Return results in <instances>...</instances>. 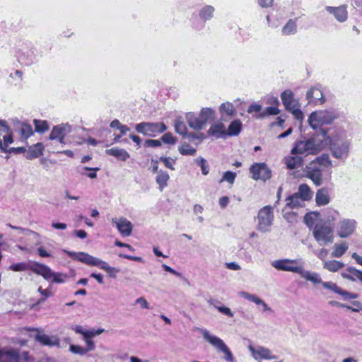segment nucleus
<instances>
[{
  "instance_id": "obj_1",
  "label": "nucleus",
  "mask_w": 362,
  "mask_h": 362,
  "mask_svg": "<svg viewBox=\"0 0 362 362\" xmlns=\"http://www.w3.org/2000/svg\"><path fill=\"white\" fill-rule=\"evenodd\" d=\"M332 166L329 155L324 153L306 165L303 170L305 177L310 179L315 186H320L323 182V171L330 170Z\"/></svg>"
},
{
  "instance_id": "obj_2",
  "label": "nucleus",
  "mask_w": 362,
  "mask_h": 362,
  "mask_svg": "<svg viewBox=\"0 0 362 362\" xmlns=\"http://www.w3.org/2000/svg\"><path fill=\"white\" fill-rule=\"evenodd\" d=\"M8 269L13 272H25L31 269L37 274L41 275L47 281L52 280V283L65 282L67 275L62 273L54 272L49 267L45 264L35 262L34 266L30 267L26 262L14 263L9 266Z\"/></svg>"
},
{
  "instance_id": "obj_3",
  "label": "nucleus",
  "mask_w": 362,
  "mask_h": 362,
  "mask_svg": "<svg viewBox=\"0 0 362 362\" xmlns=\"http://www.w3.org/2000/svg\"><path fill=\"white\" fill-rule=\"evenodd\" d=\"M64 252L71 258L78 260L79 262L89 266L98 267L100 269L107 272L108 276L111 278H116L117 274L119 273V269L110 267L106 262L95 257L88 253L79 252H71L64 250Z\"/></svg>"
},
{
  "instance_id": "obj_4",
  "label": "nucleus",
  "mask_w": 362,
  "mask_h": 362,
  "mask_svg": "<svg viewBox=\"0 0 362 362\" xmlns=\"http://www.w3.org/2000/svg\"><path fill=\"white\" fill-rule=\"evenodd\" d=\"M324 148L322 141L315 138H310L295 142L291 151V155H317Z\"/></svg>"
},
{
  "instance_id": "obj_5",
  "label": "nucleus",
  "mask_w": 362,
  "mask_h": 362,
  "mask_svg": "<svg viewBox=\"0 0 362 362\" xmlns=\"http://www.w3.org/2000/svg\"><path fill=\"white\" fill-rule=\"evenodd\" d=\"M199 331L205 341L216 348L218 352L223 354L224 356L223 358L224 360L228 362H235V358L231 351L221 339L215 335H212L210 332L206 329H200Z\"/></svg>"
},
{
  "instance_id": "obj_6",
  "label": "nucleus",
  "mask_w": 362,
  "mask_h": 362,
  "mask_svg": "<svg viewBox=\"0 0 362 362\" xmlns=\"http://www.w3.org/2000/svg\"><path fill=\"white\" fill-rule=\"evenodd\" d=\"M329 150L333 157L337 159L345 160L349 153L351 144L349 141L342 138L329 139Z\"/></svg>"
},
{
  "instance_id": "obj_7",
  "label": "nucleus",
  "mask_w": 362,
  "mask_h": 362,
  "mask_svg": "<svg viewBox=\"0 0 362 362\" xmlns=\"http://www.w3.org/2000/svg\"><path fill=\"white\" fill-rule=\"evenodd\" d=\"M282 103L286 110L292 113L293 117L299 121L303 119V113L300 109V103L297 99L294 98L292 90L287 89L281 94Z\"/></svg>"
},
{
  "instance_id": "obj_8",
  "label": "nucleus",
  "mask_w": 362,
  "mask_h": 362,
  "mask_svg": "<svg viewBox=\"0 0 362 362\" xmlns=\"http://www.w3.org/2000/svg\"><path fill=\"white\" fill-rule=\"evenodd\" d=\"M337 117V115L332 111H316L310 114L308 122L313 129H316L323 124L332 123Z\"/></svg>"
},
{
  "instance_id": "obj_9",
  "label": "nucleus",
  "mask_w": 362,
  "mask_h": 362,
  "mask_svg": "<svg viewBox=\"0 0 362 362\" xmlns=\"http://www.w3.org/2000/svg\"><path fill=\"white\" fill-rule=\"evenodd\" d=\"M272 266L278 271L288 272L299 274L304 262L298 259H280L274 260Z\"/></svg>"
},
{
  "instance_id": "obj_10",
  "label": "nucleus",
  "mask_w": 362,
  "mask_h": 362,
  "mask_svg": "<svg viewBox=\"0 0 362 362\" xmlns=\"http://www.w3.org/2000/svg\"><path fill=\"white\" fill-rule=\"evenodd\" d=\"M313 236L320 245H325L333 243V230L326 223H317L313 228Z\"/></svg>"
},
{
  "instance_id": "obj_11",
  "label": "nucleus",
  "mask_w": 362,
  "mask_h": 362,
  "mask_svg": "<svg viewBox=\"0 0 362 362\" xmlns=\"http://www.w3.org/2000/svg\"><path fill=\"white\" fill-rule=\"evenodd\" d=\"M274 221V210L271 206L262 208L257 214V228L261 232H268Z\"/></svg>"
},
{
  "instance_id": "obj_12",
  "label": "nucleus",
  "mask_w": 362,
  "mask_h": 362,
  "mask_svg": "<svg viewBox=\"0 0 362 362\" xmlns=\"http://www.w3.org/2000/svg\"><path fill=\"white\" fill-rule=\"evenodd\" d=\"M135 129L144 136L155 137L158 134L164 132L167 127L163 122H141L136 124Z\"/></svg>"
},
{
  "instance_id": "obj_13",
  "label": "nucleus",
  "mask_w": 362,
  "mask_h": 362,
  "mask_svg": "<svg viewBox=\"0 0 362 362\" xmlns=\"http://www.w3.org/2000/svg\"><path fill=\"white\" fill-rule=\"evenodd\" d=\"M252 177L255 180H262L266 181L272 176L271 170L265 163H255L250 168Z\"/></svg>"
},
{
  "instance_id": "obj_14",
  "label": "nucleus",
  "mask_w": 362,
  "mask_h": 362,
  "mask_svg": "<svg viewBox=\"0 0 362 362\" xmlns=\"http://www.w3.org/2000/svg\"><path fill=\"white\" fill-rule=\"evenodd\" d=\"M248 349L251 353L252 358L259 362L261 360L276 359L277 356L272 354V351L263 346H257L256 347L250 345Z\"/></svg>"
},
{
  "instance_id": "obj_15",
  "label": "nucleus",
  "mask_w": 362,
  "mask_h": 362,
  "mask_svg": "<svg viewBox=\"0 0 362 362\" xmlns=\"http://www.w3.org/2000/svg\"><path fill=\"white\" fill-rule=\"evenodd\" d=\"M356 228L354 219L344 218L337 224V234L340 238H347L354 233Z\"/></svg>"
},
{
  "instance_id": "obj_16",
  "label": "nucleus",
  "mask_w": 362,
  "mask_h": 362,
  "mask_svg": "<svg viewBox=\"0 0 362 362\" xmlns=\"http://www.w3.org/2000/svg\"><path fill=\"white\" fill-rule=\"evenodd\" d=\"M71 127L67 123H62L54 126L49 136V139L56 140L57 139H62L71 132Z\"/></svg>"
},
{
  "instance_id": "obj_17",
  "label": "nucleus",
  "mask_w": 362,
  "mask_h": 362,
  "mask_svg": "<svg viewBox=\"0 0 362 362\" xmlns=\"http://www.w3.org/2000/svg\"><path fill=\"white\" fill-rule=\"evenodd\" d=\"M306 98L309 104L321 105L325 102L321 89L317 86L311 88L306 94Z\"/></svg>"
},
{
  "instance_id": "obj_18",
  "label": "nucleus",
  "mask_w": 362,
  "mask_h": 362,
  "mask_svg": "<svg viewBox=\"0 0 362 362\" xmlns=\"http://www.w3.org/2000/svg\"><path fill=\"white\" fill-rule=\"evenodd\" d=\"M112 223L123 236H129L132 231V224L125 218H112Z\"/></svg>"
},
{
  "instance_id": "obj_19",
  "label": "nucleus",
  "mask_w": 362,
  "mask_h": 362,
  "mask_svg": "<svg viewBox=\"0 0 362 362\" xmlns=\"http://www.w3.org/2000/svg\"><path fill=\"white\" fill-rule=\"evenodd\" d=\"M35 339L45 346L59 347V339L56 336H49L39 332L36 334Z\"/></svg>"
},
{
  "instance_id": "obj_20",
  "label": "nucleus",
  "mask_w": 362,
  "mask_h": 362,
  "mask_svg": "<svg viewBox=\"0 0 362 362\" xmlns=\"http://www.w3.org/2000/svg\"><path fill=\"white\" fill-rule=\"evenodd\" d=\"M239 296L255 303L257 305H262L263 311L269 312L271 313H273L272 309L263 300L257 297L256 295L250 294L245 291H240L239 292Z\"/></svg>"
},
{
  "instance_id": "obj_21",
  "label": "nucleus",
  "mask_w": 362,
  "mask_h": 362,
  "mask_svg": "<svg viewBox=\"0 0 362 362\" xmlns=\"http://www.w3.org/2000/svg\"><path fill=\"white\" fill-rule=\"evenodd\" d=\"M185 119L189 127L194 130L199 131L204 128V124L202 122L200 117L196 116L194 113L188 112L186 114Z\"/></svg>"
},
{
  "instance_id": "obj_22",
  "label": "nucleus",
  "mask_w": 362,
  "mask_h": 362,
  "mask_svg": "<svg viewBox=\"0 0 362 362\" xmlns=\"http://www.w3.org/2000/svg\"><path fill=\"white\" fill-rule=\"evenodd\" d=\"M326 10L332 13L339 22H344L347 19L346 8L344 6L339 7L326 6Z\"/></svg>"
},
{
  "instance_id": "obj_23",
  "label": "nucleus",
  "mask_w": 362,
  "mask_h": 362,
  "mask_svg": "<svg viewBox=\"0 0 362 362\" xmlns=\"http://www.w3.org/2000/svg\"><path fill=\"white\" fill-rule=\"evenodd\" d=\"M44 145L42 143H37L29 147L25 151V158L29 160L38 158L43 154Z\"/></svg>"
},
{
  "instance_id": "obj_24",
  "label": "nucleus",
  "mask_w": 362,
  "mask_h": 362,
  "mask_svg": "<svg viewBox=\"0 0 362 362\" xmlns=\"http://www.w3.org/2000/svg\"><path fill=\"white\" fill-rule=\"evenodd\" d=\"M105 153L107 155L112 156L117 159L122 161H126L130 158L129 153L125 149L119 148L118 147L106 149Z\"/></svg>"
},
{
  "instance_id": "obj_25",
  "label": "nucleus",
  "mask_w": 362,
  "mask_h": 362,
  "mask_svg": "<svg viewBox=\"0 0 362 362\" xmlns=\"http://www.w3.org/2000/svg\"><path fill=\"white\" fill-rule=\"evenodd\" d=\"M299 155L296 154L285 158V163L288 169H296L303 165V158Z\"/></svg>"
},
{
  "instance_id": "obj_26",
  "label": "nucleus",
  "mask_w": 362,
  "mask_h": 362,
  "mask_svg": "<svg viewBox=\"0 0 362 362\" xmlns=\"http://www.w3.org/2000/svg\"><path fill=\"white\" fill-rule=\"evenodd\" d=\"M299 275L302 278L305 279L307 281H311L313 284L322 283V279L320 274L315 272H312L310 271L305 270L304 265L302 266Z\"/></svg>"
},
{
  "instance_id": "obj_27",
  "label": "nucleus",
  "mask_w": 362,
  "mask_h": 362,
  "mask_svg": "<svg viewBox=\"0 0 362 362\" xmlns=\"http://www.w3.org/2000/svg\"><path fill=\"white\" fill-rule=\"evenodd\" d=\"M315 201L318 206L327 204L330 201L328 189L326 187L319 189L316 192Z\"/></svg>"
},
{
  "instance_id": "obj_28",
  "label": "nucleus",
  "mask_w": 362,
  "mask_h": 362,
  "mask_svg": "<svg viewBox=\"0 0 362 362\" xmlns=\"http://www.w3.org/2000/svg\"><path fill=\"white\" fill-rule=\"evenodd\" d=\"M298 195L301 197V200L308 201L312 199L313 192L307 184H301L298 187Z\"/></svg>"
},
{
  "instance_id": "obj_29",
  "label": "nucleus",
  "mask_w": 362,
  "mask_h": 362,
  "mask_svg": "<svg viewBox=\"0 0 362 362\" xmlns=\"http://www.w3.org/2000/svg\"><path fill=\"white\" fill-rule=\"evenodd\" d=\"M349 245L346 242H341L336 243L333 246V251L332 252V257H341L348 250Z\"/></svg>"
},
{
  "instance_id": "obj_30",
  "label": "nucleus",
  "mask_w": 362,
  "mask_h": 362,
  "mask_svg": "<svg viewBox=\"0 0 362 362\" xmlns=\"http://www.w3.org/2000/svg\"><path fill=\"white\" fill-rule=\"evenodd\" d=\"M219 111L223 119H224L225 116L232 117L235 112L234 105L229 102L222 103L219 107Z\"/></svg>"
},
{
  "instance_id": "obj_31",
  "label": "nucleus",
  "mask_w": 362,
  "mask_h": 362,
  "mask_svg": "<svg viewBox=\"0 0 362 362\" xmlns=\"http://www.w3.org/2000/svg\"><path fill=\"white\" fill-rule=\"evenodd\" d=\"M199 117L205 125L208 122L215 119V111L209 107L202 108L200 111Z\"/></svg>"
},
{
  "instance_id": "obj_32",
  "label": "nucleus",
  "mask_w": 362,
  "mask_h": 362,
  "mask_svg": "<svg viewBox=\"0 0 362 362\" xmlns=\"http://www.w3.org/2000/svg\"><path fill=\"white\" fill-rule=\"evenodd\" d=\"M361 271L355 269L354 267H349L346 271L341 273V276L346 279L351 281H356L358 279Z\"/></svg>"
},
{
  "instance_id": "obj_33",
  "label": "nucleus",
  "mask_w": 362,
  "mask_h": 362,
  "mask_svg": "<svg viewBox=\"0 0 362 362\" xmlns=\"http://www.w3.org/2000/svg\"><path fill=\"white\" fill-rule=\"evenodd\" d=\"M344 267V264L337 260L324 261L323 267L331 272H336Z\"/></svg>"
},
{
  "instance_id": "obj_34",
  "label": "nucleus",
  "mask_w": 362,
  "mask_h": 362,
  "mask_svg": "<svg viewBox=\"0 0 362 362\" xmlns=\"http://www.w3.org/2000/svg\"><path fill=\"white\" fill-rule=\"evenodd\" d=\"M170 179V176L167 172L163 170H160L158 172V175L156 177V182L159 185V189L162 192L168 185V181Z\"/></svg>"
},
{
  "instance_id": "obj_35",
  "label": "nucleus",
  "mask_w": 362,
  "mask_h": 362,
  "mask_svg": "<svg viewBox=\"0 0 362 362\" xmlns=\"http://www.w3.org/2000/svg\"><path fill=\"white\" fill-rule=\"evenodd\" d=\"M208 134L216 138L221 137L225 134L224 125L222 123L214 124L208 130Z\"/></svg>"
},
{
  "instance_id": "obj_36",
  "label": "nucleus",
  "mask_w": 362,
  "mask_h": 362,
  "mask_svg": "<svg viewBox=\"0 0 362 362\" xmlns=\"http://www.w3.org/2000/svg\"><path fill=\"white\" fill-rule=\"evenodd\" d=\"M18 359V354L14 350L6 352L0 351V362H3L5 360H8L9 362H17Z\"/></svg>"
},
{
  "instance_id": "obj_37",
  "label": "nucleus",
  "mask_w": 362,
  "mask_h": 362,
  "mask_svg": "<svg viewBox=\"0 0 362 362\" xmlns=\"http://www.w3.org/2000/svg\"><path fill=\"white\" fill-rule=\"evenodd\" d=\"M215 8L211 5L204 6L199 11L200 18L206 21L210 20L214 15Z\"/></svg>"
},
{
  "instance_id": "obj_38",
  "label": "nucleus",
  "mask_w": 362,
  "mask_h": 362,
  "mask_svg": "<svg viewBox=\"0 0 362 362\" xmlns=\"http://www.w3.org/2000/svg\"><path fill=\"white\" fill-rule=\"evenodd\" d=\"M286 202L287 206L291 209H294L301 206L302 202H304V200H301V197L298 195L297 193H294L293 195L286 198Z\"/></svg>"
},
{
  "instance_id": "obj_39",
  "label": "nucleus",
  "mask_w": 362,
  "mask_h": 362,
  "mask_svg": "<svg viewBox=\"0 0 362 362\" xmlns=\"http://www.w3.org/2000/svg\"><path fill=\"white\" fill-rule=\"evenodd\" d=\"M297 25L295 20L290 19L282 28V34L288 35L296 32Z\"/></svg>"
},
{
  "instance_id": "obj_40",
  "label": "nucleus",
  "mask_w": 362,
  "mask_h": 362,
  "mask_svg": "<svg viewBox=\"0 0 362 362\" xmlns=\"http://www.w3.org/2000/svg\"><path fill=\"white\" fill-rule=\"evenodd\" d=\"M242 127V124L240 120H234L230 123L228 129V134L230 136L238 135Z\"/></svg>"
},
{
  "instance_id": "obj_41",
  "label": "nucleus",
  "mask_w": 362,
  "mask_h": 362,
  "mask_svg": "<svg viewBox=\"0 0 362 362\" xmlns=\"http://www.w3.org/2000/svg\"><path fill=\"white\" fill-rule=\"evenodd\" d=\"M208 303L209 305L215 307L220 313H221L228 317H233L234 314L229 308L225 307V306H217L216 305V303H217L216 300L210 299L208 300Z\"/></svg>"
},
{
  "instance_id": "obj_42",
  "label": "nucleus",
  "mask_w": 362,
  "mask_h": 362,
  "mask_svg": "<svg viewBox=\"0 0 362 362\" xmlns=\"http://www.w3.org/2000/svg\"><path fill=\"white\" fill-rule=\"evenodd\" d=\"M19 132L21 137L24 139H27L33 134V128L30 124H21L19 127Z\"/></svg>"
},
{
  "instance_id": "obj_43",
  "label": "nucleus",
  "mask_w": 362,
  "mask_h": 362,
  "mask_svg": "<svg viewBox=\"0 0 362 362\" xmlns=\"http://www.w3.org/2000/svg\"><path fill=\"white\" fill-rule=\"evenodd\" d=\"M179 152L183 156H194L197 153L196 148L187 144H183L179 146Z\"/></svg>"
},
{
  "instance_id": "obj_44",
  "label": "nucleus",
  "mask_w": 362,
  "mask_h": 362,
  "mask_svg": "<svg viewBox=\"0 0 362 362\" xmlns=\"http://www.w3.org/2000/svg\"><path fill=\"white\" fill-rule=\"evenodd\" d=\"M175 130L177 134L182 135L184 136H186L187 134V128L184 122L182 121L180 118H177L175 120Z\"/></svg>"
},
{
  "instance_id": "obj_45",
  "label": "nucleus",
  "mask_w": 362,
  "mask_h": 362,
  "mask_svg": "<svg viewBox=\"0 0 362 362\" xmlns=\"http://www.w3.org/2000/svg\"><path fill=\"white\" fill-rule=\"evenodd\" d=\"M34 124L37 132L43 133L49 129V125L46 121L35 119Z\"/></svg>"
},
{
  "instance_id": "obj_46",
  "label": "nucleus",
  "mask_w": 362,
  "mask_h": 362,
  "mask_svg": "<svg viewBox=\"0 0 362 362\" xmlns=\"http://www.w3.org/2000/svg\"><path fill=\"white\" fill-rule=\"evenodd\" d=\"M4 142H2V147L1 151L2 152H7V148L9 144L13 142L11 131L8 134L3 135Z\"/></svg>"
},
{
  "instance_id": "obj_47",
  "label": "nucleus",
  "mask_w": 362,
  "mask_h": 362,
  "mask_svg": "<svg viewBox=\"0 0 362 362\" xmlns=\"http://www.w3.org/2000/svg\"><path fill=\"white\" fill-rule=\"evenodd\" d=\"M237 175L235 173L232 171H226L223 173L221 180H220V183L223 182H227L230 185H233L235 182V177Z\"/></svg>"
},
{
  "instance_id": "obj_48",
  "label": "nucleus",
  "mask_w": 362,
  "mask_h": 362,
  "mask_svg": "<svg viewBox=\"0 0 362 362\" xmlns=\"http://www.w3.org/2000/svg\"><path fill=\"white\" fill-rule=\"evenodd\" d=\"M195 161L197 163V165H199L201 167L203 175H208L209 172V165H207L206 160L204 158L200 157L197 158Z\"/></svg>"
},
{
  "instance_id": "obj_49",
  "label": "nucleus",
  "mask_w": 362,
  "mask_h": 362,
  "mask_svg": "<svg viewBox=\"0 0 362 362\" xmlns=\"http://www.w3.org/2000/svg\"><path fill=\"white\" fill-rule=\"evenodd\" d=\"M161 140L163 143L171 145H173L177 142V138L173 136L170 132L163 134L161 137Z\"/></svg>"
},
{
  "instance_id": "obj_50",
  "label": "nucleus",
  "mask_w": 362,
  "mask_h": 362,
  "mask_svg": "<svg viewBox=\"0 0 362 362\" xmlns=\"http://www.w3.org/2000/svg\"><path fill=\"white\" fill-rule=\"evenodd\" d=\"M69 350L73 354L81 356L85 355L87 353V350H86L85 348H83L82 346L78 345L71 344L69 347Z\"/></svg>"
},
{
  "instance_id": "obj_51",
  "label": "nucleus",
  "mask_w": 362,
  "mask_h": 362,
  "mask_svg": "<svg viewBox=\"0 0 362 362\" xmlns=\"http://www.w3.org/2000/svg\"><path fill=\"white\" fill-rule=\"evenodd\" d=\"M160 161H162L165 166L170 170H175L174 164L175 163V160L170 157H160L159 158Z\"/></svg>"
},
{
  "instance_id": "obj_52",
  "label": "nucleus",
  "mask_w": 362,
  "mask_h": 362,
  "mask_svg": "<svg viewBox=\"0 0 362 362\" xmlns=\"http://www.w3.org/2000/svg\"><path fill=\"white\" fill-rule=\"evenodd\" d=\"M38 292L42 296V298L38 300V304L44 302L46 300V298L52 295V293L49 289H42L41 286L38 288Z\"/></svg>"
},
{
  "instance_id": "obj_53",
  "label": "nucleus",
  "mask_w": 362,
  "mask_h": 362,
  "mask_svg": "<svg viewBox=\"0 0 362 362\" xmlns=\"http://www.w3.org/2000/svg\"><path fill=\"white\" fill-rule=\"evenodd\" d=\"M280 112L279 110L276 107H267L264 112L262 113L261 116L264 117L266 115H276Z\"/></svg>"
},
{
  "instance_id": "obj_54",
  "label": "nucleus",
  "mask_w": 362,
  "mask_h": 362,
  "mask_svg": "<svg viewBox=\"0 0 362 362\" xmlns=\"http://www.w3.org/2000/svg\"><path fill=\"white\" fill-rule=\"evenodd\" d=\"M322 286L324 288L332 290L337 293H339V292H341V288L338 287L337 286V284L333 282H331V281L323 282Z\"/></svg>"
},
{
  "instance_id": "obj_55",
  "label": "nucleus",
  "mask_w": 362,
  "mask_h": 362,
  "mask_svg": "<svg viewBox=\"0 0 362 362\" xmlns=\"http://www.w3.org/2000/svg\"><path fill=\"white\" fill-rule=\"evenodd\" d=\"M11 131V128L7 124L6 121L0 119V136L8 134Z\"/></svg>"
},
{
  "instance_id": "obj_56",
  "label": "nucleus",
  "mask_w": 362,
  "mask_h": 362,
  "mask_svg": "<svg viewBox=\"0 0 362 362\" xmlns=\"http://www.w3.org/2000/svg\"><path fill=\"white\" fill-rule=\"evenodd\" d=\"M71 329L74 330L76 333L82 334L83 337H89L90 330L84 329L83 327L81 325L71 326Z\"/></svg>"
},
{
  "instance_id": "obj_57",
  "label": "nucleus",
  "mask_w": 362,
  "mask_h": 362,
  "mask_svg": "<svg viewBox=\"0 0 362 362\" xmlns=\"http://www.w3.org/2000/svg\"><path fill=\"white\" fill-rule=\"evenodd\" d=\"M339 295H341L344 300L355 299L358 298V295L353 293L344 291L341 288V292H339Z\"/></svg>"
},
{
  "instance_id": "obj_58",
  "label": "nucleus",
  "mask_w": 362,
  "mask_h": 362,
  "mask_svg": "<svg viewBox=\"0 0 362 362\" xmlns=\"http://www.w3.org/2000/svg\"><path fill=\"white\" fill-rule=\"evenodd\" d=\"M339 217V213L336 211H332L330 212V214L328 215L325 219V222L324 223H326L328 225V223H330L332 221H334L337 220Z\"/></svg>"
},
{
  "instance_id": "obj_59",
  "label": "nucleus",
  "mask_w": 362,
  "mask_h": 362,
  "mask_svg": "<svg viewBox=\"0 0 362 362\" xmlns=\"http://www.w3.org/2000/svg\"><path fill=\"white\" fill-rule=\"evenodd\" d=\"M9 226L11 228L15 229V230H19L21 233H23L24 231H27L30 234L33 235L35 238L39 239L40 237V235L37 233L35 232V231H33V230H28V229H24V228H21V227L13 226L12 225H9Z\"/></svg>"
},
{
  "instance_id": "obj_60",
  "label": "nucleus",
  "mask_w": 362,
  "mask_h": 362,
  "mask_svg": "<svg viewBox=\"0 0 362 362\" xmlns=\"http://www.w3.org/2000/svg\"><path fill=\"white\" fill-rule=\"evenodd\" d=\"M38 255L41 257H49L52 256V252L49 250H46L45 247H40L37 249Z\"/></svg>"
},
{
  "instance_id": "obj_61",
  "label": "nucleus",
  "mask_w": 362,
  "mask_h": 362,
  "mask_svg": "<svg viewBox=\"0 0 362 362\" xmlns=\"http://www.w3.org/2000/svg\"><path fill=\"white\" fill-rule=\"evenodd\" d=\"M85 342L86 344L87 347L85 348L87 350V352L89 351H92L95 349V344L93 341L91 339L93 337H83Z\"/></svg>"
},
{
  "instance_id": "obj_62",
  "label": "nucleus",
  "mask_w": 362,
  "mask_h": 362,
  "mask_svg": "<svg viewBox=\"0 0 362 362\" xmlns=\"http://www.w3.org/2000/svg\"><path fill=\"white\" fill-rule=\"evenodd\" d=\"M161 145V142L159 140L147 139L144 146L146 147H158Z\"/></svg>"
},
{
  "instance_id": "obj_63",
  "label": "nucleus",
  "mask_w": 362,
  "mask_h": 362,
  "mask_svg": "<svg viewBox=\"0 0 362 362\" xmlns=\"http://www.w3.org/2000/svg\"><path fill=\"white\" fill-rule=\"evenodd\" d=\"M188 138L194 140V139H199L200 141H202L204 138H205V136L203 133H195V132H192V133H189V134H187V135Z\"/></svg>"
},
{
  "instance_id": "obj_64",
  "label": "nucleus",
  "mask_w": 362,
  "mask_h": 362,
  "mask_svg": "<svg viewBox=\"0 0 362 362\" xmlns=\"http://www.w3.org/2000/svg\"><path fill=\"white\" fill-rule=\"evenodd\" d=\"M135 303H136V304H139L142 308H146V309L149 308L148 303L143 297H140V298H137L136 300Z\"/></svg>"
}]
</instances>
